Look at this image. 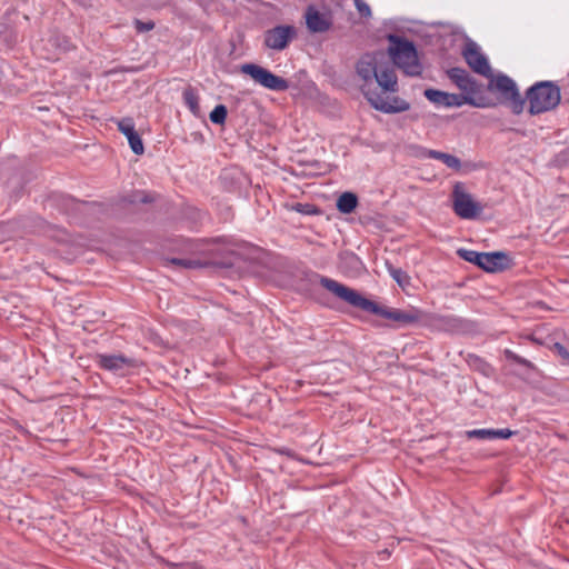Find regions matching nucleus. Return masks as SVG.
Instances as JSON below:
<instances>
[{
    "label": "nucleus",
    "instance_id": "obj_1",
    "mask_svg": "<svg viewBox=\"0 0 569 569\" xmlns=\"http://www.w3.org/2000/svg\"><path fill=\"white\" fill-rule=\"evenodd\" d=\"M382 53L363 54L356 66L362 80L361 92L370 106L383 113H400L410 109V103L398 97V78L388 62H382Z\"/></svg>",
    "mask_w": 569,
    "mask_h": 569
},
{
    "label": "nucleus",
    "instance_id": "obj_23",
    "mask_svg": "<svg viewBox=\"0 0 569 569\" xmlns=\"http://www.w3.org/2000/svg\"><path fill=\"white\" fill-rule=\"evenodd\" d=\"M292 210L302 213V214H316L319 212L316 206L311 203H295L292 206Z\"/></svg>",
    "mask_w": 569,
    "mask_h": 569
},
{
    "label": "nucleus",
    "instance_id": "obj_6",
    "mask_svg": "<svg viewBox=\"0 0 569 569\" xmlns=\"http://www.w3.org/2000/svg\"><path fill=\"white\" fill-rule=\"evenodd\" d=\"M489 91L499 93L505 102H508L512 111L517 114L521 113L526 100L521 98L516 82L506 74L491 76Z\"/></svg>",
    "mask_w": 569,
    "mask_h": 569
},
{
    "label": "nucleus",
    "instance_id": "obj_17",
    "mask_svg": "<svg viewBox=\"0 0 569 569\" xmlns=\"http://www.w3.org/2000/svg\"><path fill=\"white\" fill-rule=\"evenodd\" d=\"M516 431H512L510 429H473L468 430L466 432V436L469 439L477 438L481 440L486 439H495V438H501V439H508L511 436H513Z\"/></svg>",
    "mask_w": 569,
    "mask_h": 569
},
{
    "label": "nucleus",
    "instance_id": "obj_14",
    "mask_svg": "<svg viewBox=\"0 0 569 569\" xmlns=\"http://www.w3.org/2000/svg\"><path fill=\"white\" fill-rule=\"evenodd\" d=\"M97 363L100 368L116 373H123V370L136 367V361L121 355H98Z\"/></svg>",
    "mask_w": 569,
    "mask_h": 569
},
{
    "label": "nucleus",
    "instance_id": "obj_3",
    "mask_svg": "<svg viewBox=\"0 0 569 569\" xmlns=\"http://www.w3.org/2000/svg\"><path fill=\"white\" fill-rule=\"evenodd\" d=\"M388 39L390 42L388 52L395 66L407 76H420L422 73V66L413 43L393 34H390Z\"/></svg>",
    "mask_w": 569,
    "mask_h": 569
},
{
    "label": "nucleus",
    "instance_id": "obj_19",
    "mask_svg": "<svg viewBox=\"0 0 569 569\" xmlns=\"http://www.w3.org/2000/svg\"><path fill=\"white\" fill-rule=\"evenodd\" d=\"M429 156L431 158H433V159L442 161L448 168H451V169H455V170H459L460 167H461L460 159L457 158L456 156H452V154H449V153H445V152H440V151H436V150H431L429 152Z\"/></svg>",
    "mask_w": 569,
    "mask_h": 569
},
{
    "label": "nucleus",
    "instance_id": "obj_20",
    "mask_svg": "<svg viewBox=\"0 0 569 569\" xmlns=\"http://www.w3.org/2000/svg\"><path fill=\"white\" fill-rule=\"evenodd\" d=\"M183 100H184V103L190 109V111L194 116H199V113H200L199 98H198V94H197V92H196V90L193 88L188 87V88L184 89V91H183Z\"/></svg>",
    "mask_w": 569,
    "mask_h": 569
},
{
    "label": "nucleus",
    "instance_id": "obj_28",
    "mask_svg": "<svg viewBox=\"0 0 569 569\" xmlns=\"http://www.w3.org/2000/svg\"><path fill=\"white\" fill-rule=\"evenodd\" d=\"M11 231V226L9 223H0V242L4 241Z\"/></svg>",
    "mask_w": 569,
    "mask_h": 569
},
{
    "label": "nucleus",
    "instance_id": "obj_21",
    "mask_svg": "<svg viewBox=\"0 0 569 569\" xmlns=\"http://www.w3.org/2000/svg\"><path fill=\"white\" fill-rule=\"evenodd\" d=\"M228 110L226 106L218 104L209 114L212 123L223 124L226 122Z\"/></svg>",
    "mask_w": 569,
    "mask_h": 569
},
{
    "label": "nucleus",
    "instance_id": "obj_7",
    "mask_svg": "<svg viewBox=\"0 0 569 569\" xmlns=\"http://www.w3.org/2000/svg\"><path fill=\"white\" fill-rule=\"evenodd\" d=\"M458 256L463 260L471 262L485 271L496 272L508 267L509 258L503 252H477L468 249H459Z\"/></svg>",
    "mask_w": 569,
    "mask_h": 569
},
{
    "label": "nucleus",
    "instance_id": "obj_18",
    "mask_svg": "<svg viewBox=\"0 0 569 569\" xmlns=\"http://www.w3.org/2000/svg\"><path fill=\"white\" fill-rule=\"evenodd\" d=\"M358 206V197L353 192H343L337 200V209L341 213H351Z\"/></svg>",
    "mask_w": 569,
    "mask_h": 569
},
{
    "label": "nucleus",
    "instance_id": "obj_27",
    "mask_svg": "<svg viewBox=\"0 0 569 569\" xmlns=\"http://www.w3.org/2000/svg\"><path fill=\"white\" fill-rule=\"evenodd\" d=\"M134 27L137 29L138 32H147V31H150L154 28V22L153 21H141V20H138L136 19L134 20Z\"/></svg>",
    "mask_w": 569,
    "mask_h": 569
},
{
    "label": "nucleus",
    "instance_id": "obj_4",
    "mask_svg": "<svg viewBox=\"0 0 569 569\" xmlns=\"http://www.w3.org/2000/svg\"><path fill=\"white\" fill-rule=\"evenodd\" d=\"M529 112L539 114L556 108L560 102V89L549 81L538 82L527 91Z\"/></svg>",
    "mask_w": 569,
    "mask_h": 569
},
{
    "label": "nucleus",
    "instance_id": "obj_15",
    "mask_svg": "<svg viewBox=\"0 0 569 569\" xmlns=\"http://www.w3.org/2000/svg\"><path fill=\"white\" fill-rule=\"evenodd\" d=\"M463 57L468 66L477 73L491 77V68L487 58L479 51L475 44L468 46L463 51Z\"/></svg>",
    "mask_w": 569,
    "mask_h": 569
},
{
    "label": "nucleus",
    "instance_id": "obj_25",
    "mask_svg": "<svg viewBox=\"0 0 569 569\" xmlns=\"http://www.w3.org/2000/svg\"><path fill=\"white\" fill-rule=\"evenodd\" d=\"M551 349L562 359L565 363H569V350L563 345L555 342Z\"/></svg>",
    "mask_w": 569,
    "mask_h": 569
},
{
    "label": "nucleus",
    "instance_id": "obj_10",
    "mask_svg": "<svg viewBox=\"0 0 569 569\" xmlns=\"http://www.w3.org/2000/svg\"><path fill=\"white\" fill-rule=\"evenodd\" d=\"M298 36L297 28L291 24H279L268 29L263 33V44L266 48L273 51H282Z\"/></svg>",
    "mask_w": 569,
    "mask_h": 569
},
{
    "label": "nucleus",
    "instance_id": "obj_2",
    "mask_svg": "<svg viewBox=\"0 0 569 569\" xmlns=\"http://www.w3.org/2000/svg\"><path fill=\"white\" fill-rule=\"evenodd\" d=\"M319 282L325 289L333 293L339 299L351 305L352 307L381 316L401 325L417 323L423 317V312L416 308H411L409 310H400L379 306L378 303L361 296L357 290L327 277H320Z\"/></svg>",
    "mask_w": 569,
    "mask_h": 569
},
{
    "label": "nucleus",
    "instance_id": "obj_5",
    "mask_svg": "<svg viewBox=\"0 0 569 569\" xmlns=\"http://www.w3.org/2000/svg\"><path fill=\"white\" fill-rule=\"evenodd\" d=\"M201 253V258H173L170 262L184 269H199L209 266L229 268L233 264V260L231 259L233 252L223 248L212 247L202 250Z\"/></svg>",
    "mask_w": 569,
    "mask_h": 569
},
{
    "label": "nucleus",
    "instance_id": "obj_22",
    "mask_svg": "<svg viewBox=\"0 0 569 569\" xmlns=\"http://www.w3.org/2000/svg\"><path fill=\"white\" fill-rule=\"evenodd\" d=\"M505 356L507 359L509 360H512L515 362H517L518 365H521L523 367H527L529 369H533L535 366L532 362H530L529 360L516 355L513 351L509 350V349H506L505 350Z\"/></svg>",
    "mask_w": 569,
    "mask_h": 569
},
{
    "label": "nucleus",
    "instance_id": "obj_16",
    "mask_svg": "<svg viewBox=\"0 0 569 569\" xmlns=\"http://www.w3.org/2000/svg\"><path fill=\"white\" fill-rule=\"evenodd\" d=\"M119 131L127 137L131 150L136 154H142L144 147L139 133L136 131L134 122L131 118H123L117 122Z\"/></svg>",
    "mask_w": 569,
    "mask_h": 569
},
{
    "label": "nucleus",
    "instance_id": "obj_13",
    "mask_svg": "<svg viewBox=\"0 0 569 569\" xmlns=\"http://www.w3.org/2000/svg\"><path fill=\"white\" fill-rule=\"evenodd\" d=\"M448 78L463 92L462 96H471L478 92L476 80L462 68H451L447 71Z\"/></svg>",
    "mask_w": 569,
    "mask_h": 569
},
{
    "label": "nucleus",
    "instance_id": "obj_11",
    "mask_svg": "<svg viewBox=\"0 0 569 569\" xmlns=\"http://www.w3.org/2000/svg\"><path fill=\"white\" fill-rule=\"evenodd\" d=\"M425 97L436 106H442L447 108L451 107H461L463 104H469L472 107H482V104L477 103L475 98L471 96H462L457 93H448L437 89H426Z\"/></svg>",
    "mask_w": 569,
    "mask_h": 569
},
{
    "label": "nucleus",
    "instance_id": "obj_8",
    "mask_svg": "<svg viewBox=\"0 0 569 569\" xmlns=\"http://www.w3.org/2000/svg\"><path fill=\"white\" fill-rule=\"evenodd\" d=\"M240 72L249 76L256 83L269 90L286 91L289 88V82L284 78L256 63L241 64Z\"/></svg>",
    "mask_w": 569,
    "mask_h": 569
},
{
    "label": "nucleus",
    "instance_id": "obj_9",
    "mask_svg": "<svg viewBox=\"0 0 569 569\" xmlns=\"http://www.w3.org/2000/svg\"><path fill=\"white\" fill-rule=\"evenodd\" d=\"M452 208L455 213L461 219H476L483 210L470 193L465 190L461 182L455 184L452 190Z\"/></svg>",
    "mask_w": 569,
    "mask_h": 569
},
{
    "label": "nucleus",
    "instance_id": "obj_24",
    "mask_svg": "<svg viewBox=\"0 0 569 569\" xmlns=\"http://www.w3.org/2000/svg\"><path fill=\"white\" fill-rule=\"evenodd\" d=\"M390 273L400 287H405L409 283L408 274L405 271H402L401 269L392 268V269H390Z\"/></svg>",
    "mask_w": 569,
    "mask_h": 569
},
{
    "label": "nucleus",
    "instance_id": "obj_12",
    "mask_svg": "<svg viewBox=\"0 0 569 569\" xmlns=\"http://www.w3.org/2000/svg\"><path fill=\"white\" fill-rule=\"evenodd\" d=\"M306 26L311 33H323L330 30L332 26L331 18L321 13L313 6H309L305 12Z\"/></svg>",
    "mask_w": 569,
    "mask_h": 569
},
{
    "label": "nucleus",
    "instance_id": "obj_29",
    "mask_svg": "<svg viewBox=\"0 0 569 569\" xmlns=\"http://www.w3.org/2000/svg\"><path fill=\"white\" fill-rule=\"evenodd\" d=\"M280 453H286V455H289V451H286V450H279Z\"/></svg>",
    "mask_w": 569,
    "mask_h": 569
},
{
    "label": "nucleus",
    "instance_id": "obj_26",
    "mask_svg": "<svg viewBox=\"0 0 569 569\" xmlns=\"http://www.w3.org/2000/svg\"><path fill=\"white\" fill-rule=\"evenodd\" d=\"M353 2L361 17L368 18L371 16L370 7L363 0H353Z\"/></svg>",
    "mask_w": 569,
    "mask_h": 569
}]
</instances>
